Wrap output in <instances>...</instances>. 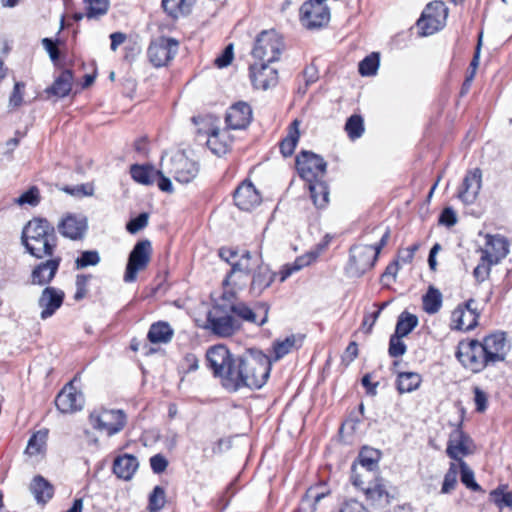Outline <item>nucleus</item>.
Segmentation results:
<instances>
[{
    "label": "nucleus",
    "instance_id": "nucleus-54",
    "mask_svg": "<svg viewBox=\"0 0 512 512\" xmlns=\"http://www.w3.org/2000/svg\"><path fill=\"white\" fill-rule=\"evenodd\" d=\"M460 468H461V481L463 482V484H465L466 487L470 488L473 491L481 490V487L474 480L473 471L466 465L465 462H463V461L460 462Z\"/></svg>",
    "mask_w": 512,
    "mask_h": 512
},
{
    "label": "nucleus",
    "instance_id": "nucleus-11",
    "mask_svg": "<svg viewBox=\"0 0 512 512\" xmlns=\"http://www.w3.org/2000/svg\"><path fill=\"white\" fill-rule=\"evenodd\" d=\"M456 357L461 364L473 373L481 372L487 367L481 342L477 340L461 341L458 344Z\"/></svg>",
    "mask_w": 512,
    "mask_h": 512
},
{
    "label": "nucleus",
    "instance_id": "nucleus-30",
    "mask_svg": "<svg viewBox=\"0 0 512 512\" xmlns=\"http://www.w3.org/2000/svg\"><path fill=\"white\" fill-rule=\"evenodd\" d=\"M139 467L138 459L132 454L119 455L113 462V473L123 480L132 479L133 475Z\"/></svg>",
    "mask_w": 512,
    "mask_h": 512
},
{
    "label": "nucleus",
    "instance_id": "nucleus-64",
    "mask_svg": "<svg viewBox=\"0 0 512 512\" xmlns=\"http://www.w3.org/2000/svg\"><path fill=\"white\" fill-rule=\"evenodd\" d=\"M150 466L155 474H161L166 470L168 461L162 454H156L150 458Z\"/></svg>",
    "mask_w": 512,
    "mask_h": 512
},
{
    "label": "nucleus",
    "instance_id": "nucleus-7",
    "mask_svg": "<svg viewBox=\"0 0 512 512\" xmlns=\"http://www.w3.org/2000/svg\"><path fill=\"white\" fill-rule=\"evenodd\" d=\"M179 42L171 37L160 36L152 40L147 49V57L155 68L167 66L176 56Z\"/></svg>",
    "mask_w": 512,
    "mask_h": 512
},
{
    "label": "nucleus",
    "instance_id": "nucleus-36",
    "mask_svg": "<svg viewBox=\"0 0 512 512\" xmlns=\"http://www.w3.org/2000/svg\"><path fill=\"white\" fill-rule=\"evenodd\" d=\"M300 122L296 119L288 127L287 136L280 142V152L284 157H289L294 153V150L299 141Z\"/></svg>",
    "mask_w": 512,
    "mask_h": 512
},
{
    "label": "nucleus",
    "instance_id": "nucleus-38",
    "mask_svg": "<svg viewBox=\"0 0 512 512\" xmlns=\"http://www.w3.org/2000/svg\"><path fill=\"white\" fill-rule=\"evenodd\" d=\"M422 377L416 372H401L397 377V389L399 393H410L419 388Z\"/></svg>",
    "mask_w": 512,
    "mask_h": 512
},
{
    "label": "nucleus",
    "instance_id": "nucleus-14",
    "mask_svg": "<svg viewBox=\"0 0 512 512\" xmlns=\"http://www.w3.org/2000/svg\"><path fill=\"white\" fill-rule=\"evenodd\" d=\"M481 346L488 366L505 360L508 351L505 333L497 332L486 336Z\"/></svg>",
    "mask_w": 512,
    "mask_h": 512
},
{
    "label": "nucleus",
    "instance_id": "nucleus-25",
    "mask_svg": "<svg viewBox=\"0 0 512 512\" xmlns=\"http://www.w3.org/2000/svg\"><path fill=\"white\" fill-rule=\"evenodd\" d=\"M57 229L66 238L80 240L87 230V220L82 216L68 214L58 223Z\"/></svg>",
    "mask_w": 512,
    "mask_h": 512
},
{
    "label": "nucleus",
    "instance_id": "nucleus-49",
    "mask_svg": "<svg viewBox=\"0 0 512 512\" xmlns=\"http://www.w3.org/2000/svg\"><path fill=\"white\" fill-rule=\"evenodd\" d=\"M100 262L99 253L96 250L83 251L75 260L76 269H83L88 266H95Z\"/></svg>",
    "mask_w": 512,
    "mask_h": 512
},
{
    "label": "nucleus",
    "instance_id": "nucleus-63",
    "mask_svg": "<svg viewBox=\"0 0 512 512\" xmlns=\"http://www.w3.org/2000/svg\"><path fill=\"white\" fill-rule=\"evenodd\" d=\"M60 43V40H52L50 38H43L42 39V45L45 48V50L48 52L50 58L52 61H57L60 56L59 49L57 45Z\"/></svg>",
    "mask_w": 512,
    "mask_h": 512
},
{
    "label": "nucleus",
    "instance_id": "nucleus-27",
    "mask_svg": "<svg viewBox=\"0 0 512 512\" xmlns=\"http://www.w3.org/2000/svg\"><path fill=\"white\" fill-rule=\"evenodd\" d=\"M471 442L470 437L465 434L459 427L454 429L450 434L446 453L454 460H460L463 456L469 454V443Z\"/></svg>",
    "mask_w": 512,
    "mask_h": 512
},
{
    "label": "nucleus",
    "instance_id": "nucleus-24",
    "mask_svg": "<svg viewBox=\"0 0 512 512\" xmlns=\"http://www.w3.org/2000/svg\"><path fill=\"white\" fill-rule=\"evenodd\" d=\"M252 278L250 283L249 292L252 296H260L265 289L270 287L273 283L277 273L273 272L269 265L262 261L252 271Z\"/></svg>",
    "mask_w": 512,
    "mask_h": 512
},
{
    "label": "nucleus",
    "instance_id": "nucleus-16",
    "mask_svg": "<svg viewBox=\"0 0 512 512\" xmlns=\"http://www.w3.org/2000/svg\"><path fill=\"white\" fill-rule=\"evenodd\" d=\"M46 258L45 261L40 262L32 269L29 279L30 284L44 286L54 279L62 262V258L55 255Z\"/></svg>",
    "mask_w": 512,
    "mask_h": 512
},
{
    "label": "nucleus",
    "instance_id": "nucleus-28",
    "mask_svg": "<svg viewBox=\"0 0 512 512\" xmlns=\"http://www.w3.org/2000/svg\"><path fill=\"white\" fill-rule=\"evenodd\" d=\"M299 20L308 30L320 28V0H307L299 9Z\"/></svg>",
    "mask_w": 512,
    "mask_h": 512
},
{
    "label": "nucleus",
    "instance_id": "nucleus-43",
    "mask_svg": "<svg viewBox=\"0 0 512 512\" xmlns=\"http://www.w3.org/2000/svg\"><path fill=\"white\" fill-rule=\"evenodd\" d=\"M86 4L85 16L88 19H97L108 12L109 0H84Z\"/></svg>",
    "mask_w": 512,
    "mask_h": 512
},
{
    "label": "nucleus",
    "instance_id": "nucleus-47",
    "mask_svg": "<svg viewBox=\"0 0 512 512\" xmlns=\"http://www.w3.org/2000/svg\"><path fill=\"white\" fill-rule=\"evenodd\" d=\"M165 490L161 486H155L149 495L148 509L150 512H159L165 505Z\"/></svg>",
    "mask_w": 512,
    "mask_h": 512
},
{
    "label": "nucleus",
    "instance_id": "nucleus-50",
    "mask_svg": "<svg viewBox=\"0 0 512 512\" xmlns=\"http://www.w3.org/2000/svg\"><path fill=\"white\" fill-rule=\"evenodd\" d=\"M296 339L294 336H289L283 341H277L274 343L273 349L275 353V360H279L287 355L294 347Z\"/></svg>",
    "mask_w": 512,
    "mask_h": 512
},
{
    "label": "nucleus",
    "instance_id": "nucleus-8",
    "mask_svg": "<svg viewBox=\"0 0 512 512\" xmlns=\"http://www.w3.org/2000/svg\"><path fill=\"white\" fill-rule=\"evenodd\" d=\"M151 255V242L148 239L138 241L129 253L123 280L126 283L136 281L138 272L148 266Z\"/></svg>",
    "mask_w": 512,
    "mask_h": 512
},
{
    "label": "nucleus",
    "instance_id": "nucleus-12",
    "mask_svg": "<svg viewBox=\"0 0 512 512\" xmlns=\"http://www.w3.org/2000/svg\"><path fill=\"white\" fill-rule=\"evenodd\" d=\"M378 259V252L373 245H354L350 249L348 273L352 277H360L371 269Z\"/></svg>",
    "mask_w": 512,
    "mask_h": 512
},
{
    "label": "nucleus",
    "instance_id": "nucleus-15",
    "mask_svg": "<svg viewBox=\"0 0 512 512\" xmlns=\"http://www.w3.org/2000/svg\"><path fill=\"white\" fill-rule=\"evenodd\" d=\"M485 240L484 248L481 249L482 260L495 265L500 263L509 253V241L499 234H487Z\"/></svg>",
    "mask_w": 512,
    "mask_h": 512
},
{
    "label": "nucleus",
    "instance_id": "nucleus-58",
    "mask_svg": "<svg viewBox=\"0 0 512 512\" xmlns=\"http://www.w3.org/2000/svg\"><path fill=\"white\" fill-rule=\"evenodd\" d=\"M457 484V470L454 464L450 467L444 476V481L441 491L443 493L451 492Z\"/></svg>",
    "mask_w": 512,
    "mask_h": 512
},
{
    "label": "nucleus",
    "instance_id": "nucleus-40",
    "mask_svg": "<svg viewBox=\"0 0 512 512\" xmlns=\"http://www.w3.org/2000/svg\"><path fill=\"white\" fill-rule=\"evenodd\" d=\"M130 173L136 182L143 185H152L155 182V175L158 174V170H155L152 166L134 164L131 166Z\"/></svg>",
    "mask_w": 512,
    "mask_h": 512
},
{
    "label": "nucleus",
    "instance_id": "nucleus-44",
    "mask_svg": "<svg viewBox=\"0 0 512 512\" xmlns=\"http://www.w3.org/2000/svg\"><path fill=\"white\" fill-rule=\"evenodd\" d=\"M379 452L372 448H363L359 454V464L367 472L374 471L378 466Z\"/></svg>",
    "mask_w": 512,
    "mask_h": 512
},
{
    "label": "nucleus",
    "instance_id": "nucleus-45",
    "mask_svg": "<svg viewBox=\"0 0 512 512\" xmlns=\"http://www.w3.org/2000/svg\"><path fill=\"white\" fill-rule=\"evenodd\" d=\"M379 63H380L379 54L376 52H373L370 55L366 56L362 61H360L359 73L362 76L375 75L378 70Z\"/></svg>",
    "mask_w": 512,
    "mask_h": 512
},
{
    "label": "nucleus",
    "instance_id": "nucleus-59",
    "mask_svg": "<svg viewBox=\"0 0 512 512\" xmlns=\"http://www.w3.org/2000/svg\"><path fill=\"white\" fill-rule=\"evenodd\" d=\"M64 192L76 197L91 196L93 194L92 186L88 184H79L76 186H64Z\"/></svg>",
    "mask_w": 512,
    "mask_h": 512
},
{
    "label": "nucleus",
    "instance_id": "nucleus-53",
    "mask_svg": "<svg viewBox=\"0 0 512 512\" xmlns=\"http://www.w3.org/2000/svg\"><path fill=\"white\" fill-rule=\"evenodd\" d=\"M491 500L499 507H512V492L496 489L490 493Z\"/></svg>",
    "mask_w": 512,
    "mask_h": 512
},
{
    "label": "nucleus",
    "instance_id": "nucleus-62",
    "mask_svg": "<svg viewBox=\"0 0 512 512\" xmlns=\"http://www.w3.org/2000/svg\"><path fill=\"white\" fill-rule=\"evenodd\" d=\"M474 402L476 405V411L483 413L487 409L488 397L487 394L479 387H474Z\"/></svg>",
    "mask_w": 512,
    "mask_h": 512
},
{
    "label": "nucleus",
    "instance_id": "nucleus-33",
    "mask_svg": "<svg viewBox=\"0 0 512 512\" xmlns=\"http://www.w3.org/2000/svg\"><path fill=\"white\" fill-rule=\"evenodd\" d=\"M261 261L260 257L253 256L249 251L245 250L234 262H232L229 276L238 272L246 275L251 274L256 268V265H259Z\"/></svg>",
    "mask_w": 512,
    "mask_h": 512
},
{
    "label": "nucleus",
    "instance_id": "nucleus-20",
    "mask_svg": "<svg viewBox=\"0 0 512 512\" xmlns=\"http://www.w3.org/2000/svg\"><path fill=\"white\" fill-rule=\"evenodd\" d=\"M269 64L254 63L250 65V77L255 88L267 90L278 83V72Z\"/></svg>",
    "mask_w": 512,
    "mask_h": 512
},
{
    "label": "nucleus",
    "instance_id": "nucleus-37",
    "mask_svg": "<svg viewBox=\"0 0 512 512\" xmlns=\"http://www.w3.org/2000/svg\"><path fill=\"white\" fill-rule=\"evenodd\" d=\"M442 301L443 296L440 290L431 285L422 296L423 310L428 314H435L441 309Z\"/></svg>",
    "mask_w": 512,
    "mask_h": 512
},
{
    "label": "nucleus",
    "instance_id": "nucleus-32",
    "mask_svg": "<svg viewBox=\"0 0 512 512\" xmlns=\"http://www.w3.org/2000/svg\"><path fill=\"white\" fill-rule=\"evenodd\" d=\"M232 139L226 131L212 129L208 135L207 146L217 156L226 154L231 147Z\"/></svg>",
    "mask_w": 512,
    "mask_h": 512
},
{
    "label": "nucleus",
    "instance_id": "nucleus-9",
    "mask_svg": "<svg viewBox=\"0 0 512 512\" xmlns=\"http://www.w3.org/2000/svg\"><path fill=\"white\" fill-rule=\"evenodd\" d=\"M92 427L108 436L119 433L126 425L127 417L122 410L94 411L89 416Z\"/></svg>",
    "mask_w": 512,
    "mask_h": 512
},
{
    "label": "nucleus",
    "instance_id": "nucleus-2",
    "mask_svg": "<svg viewBox=\"0 0 512 512\" xmlns=\"http://www.w3.org/2000/svg\"><path fill=\"white\" fill-rule=\"evenodd\" d=\"M21 242L37 259L52 257L57 248L55 227L44 218H33L23 228Z\"/></svg>",
    "mask_w": 512,
    "mask_h": 512
},
{
    "label": "nucleus",
    "instance_id": "nucleus-17",
    "mask_svg": "<svg viewBox=\"0 0 512 512\" xmlns=\"http://www.w3.org/2000/svg\"><path fill=\"white\" fill-rule=\"evenodd\" d=\"M465 308L458 306L452 313L454 328L461 331H470L478 324L479 312L474 299L465 303Z\"/></svg>",
    "mask_w": 512,
    "mask_h": 512
},
{
    "label": "nucleus",
    "instance_id": "nucleus-34",
    "mask_svg": "<svg viewBox=\"0 0 512 512\" xmlns=\"http://www.w3.org/2000/svg\"><path fill=\"white\" fill-rule=\"evenodd\" d=\"M72 81L73 75L71 70H64L61 74L55 79L52 86L46 89L48 94H53L57 97H65L67 96L72 89Z\"/></svg>",
    "mask_w": 512,
    "mask_h": 512
},
{
    "label": "nucleus",
    "instance_id": "nucleus-41",
    "mask_svg": "<svg viewBox=\"0 0 512 512\" xmlns=\"http://www.w3.org/2000/svg\"><path fill=\"white\" fill-rule=\"evenodd\" d=\"M48 439V430L41 429L35 432L30 439L26 447V453L30 456L41 454L46 449V443Z\"/></svg>",
    "mask_w": 512,
    "mask_h": 512
},
{
    "label": "nucleus",
    "instance_id": "nucleus-29",
    "mask_svg": "<svg viewBox=\"0 0 512 512\" xmlns=\"http://www.w3.org/2000/svg\"><path fill=\"white\" fill-rule=\"evenodd\" d=\"M319 249L320 244H317L313 250L297 257L294 262L283 265L279 271L280 282L286 281L292 274L315 262L318 257Z\"/></svg>",
    "mask_w": 512,
    "mask_h": 512
},
{
    "label": "nucleus",
    "instance_id": "nucleus-4",
    "mask_svg": "<svg viewBox=\"0 0 512 512\" xmlns=\"http://www.w3.org/2000/svg\"><path fill=\"white\" fill-rule=\"evenodd\" d=\"M295 165L300 178L305 182L309 197L318 208V192L320 186V156L307 150H302L296 156Z\"/></svg>",
    "mask_w": 512,
    "mask_h": 512
},
{
    "label": "nucleus",
    "instance_id": "nucleus-60",
    "mask_svg": "<svg viewBox=\"0 0 512 512\" xmlns=\"http://www.w3.org/2000/svg\"><path fill=\"white\" fill-rule=\"evenodd\" d=\"M233 60V45L229 44L222 51L221 55L218 56L214 63L218 68L227 67Z\"/></svg>",
    "mask_w": 512,
    "mask_h": 512
},
{
    "label": "nucleus",
    "instance_id": "nucleus-35",
    "mask_svg": "<svg viewBox=\"0 0 512 512\" xmlns=\"http://www.w3.org/2000/svg\"><path fill=\"white\" fill-rule=\"evenodd\" d=\"M173 334L174 331L167 322L159 321L150 326L147 338L151 343H168Z\"/></svg>",
    "mask_w": 512,
    "mask_h": 512
},
{
    "label": "nucleus",
    "instance_id": "nucleus-57",
    "mask_svg": "<svg viewBox=\"0 0 512 512\" xmlns=\"http://www.w3.org/2000/svg\"><path fill=\"white\" fill-rule=\"evenodd\" d=\"M91 278V275L79 274L76 276V292L74 294V299L76 301L82 300L88 292V282Z\"/></svg>",
    "mask_w": 512,
    "mask_h": 512
},
{
    "label": "nucleus",
    "instance_id": "nucleus-46",
    "mask_svg": "<svg viewBox=\"0 0 512 512\" xmlns=\"http://www.w3.org/2000/svg\"><path fill=\"white\" fill-rule=\"evenodd\" d=\"M345 130L350 139L355 140L362 136L364 132L363 119L360 115H352L347 119Z\"/></svg>",
    "mask_w": 512,
    "mask_h": 512
},
{
    "label": "nucleus",
    "instance_id": "nucleus-31",
    "mask_svg": "<svg viewBox=\"0 0 512 512\" xmlns=\"http://www.w3.org/2000/svg\"><path fill=\"white\" fill-rule=\"evenodd\" d=\"M29 490L38 504H46L54 495V486L41 475L32 479Z\"/></svg>",
    "mask_w": 512,
    "mask_h": 512
},
{
    "label": "nucleus",
    "instance_id": "nucleus-39",
    "mask_svg": "<svg viewBox=\"0 0 512 512\" xmlns=\"http://www.w3.org/2000/svg\"><path fill=\"white\" fill-rule=\"evenodd\" d=\"M175 0H162L161 6L164 12L171 18L177 19L181 15H188L196 0H178L176 6H170Z\"/></svg>",
    "mask_w": 512,
    "mask_h": 512
},
{
    "label": "nucleus",
    "instance_id": "nucleus-51",
    "mask_svg": "<svg viewBox=\"0 0 512 512\" xmlns=\"http://www.w3.org/2000/svg\"><path fill=\"white\" fill-rule=\"evenodd\" d=\"M402 338L403 337L395 333L391 335L388 348V353L391 357L397 358L406 353L407 347L405 343L402 341Z\"/></svg>",
    "mask_w": 512,
    "mask_h": 512
},
{
    "label": "nucleus",
    "instance_id": "nucleus-21",
    "mask_svg": "<svg viewBox=\"0 0 512 512\" xmlns=\"http://www.w3.org/2000/svg\"><path fill=\"white\" fill-rule=\"evenodd\" d=\"M65 294L55 287H45L38 299V305L42 309L40 317L45 320L51 317L63 304Z\"/></svg>",
    "mask_w": 512,
    "mask_h": 512
},
{
    "label": "nucleus",
    "instance_id": "nucleus-61",
    "mask_svg": "<svg viewBox=\"0 0 512 512\" xmlns=\"http://www.w3.org/2000/svg\"><path fill=\"white\" fill-rule=\"evenodd\" d=\"M487 261L481 259L480 263L475 267L473 271V275L478 282H483L486 280L490 274L491 266Z\"/></svg>",
    "mask_w": 512,
    "mask_h": 512
},
{
    "label": "nucleus",
    "instance_id": "nucleus-19",
    "mask_svg": "<svg viewBox=\"0 0 512 512\" xmlns=\"http://www.w3.org/2000/svg\"><path fill=\"white\" fill-rule=\"evenodd\" d=\"M482 186V172L475 168L466 173L458 191V198L466 205L473 204Z\"/></svg>",
    "mask_w": 512,
    "mask_h": 512
},
{
    "label": "nucleus",
    "instance_id": "nucleus-22",
    "mask_svg": "<svg viewBox=\"0 0 512 512\" xmlns=\"http://www.w3.org/2000/svg\"><path fill=\"white\" fill-rule=\"evenodd\" d=\"M171 172L177 182L187 184L197 176L199 166L197 162L181 154L172 159Z\"/></svg>",
    "mask_w": 512,
    "mask_h": 512
},
{
    "label": "nucleus",
    "instance_id": "nucleus-1",
    "mask_svg": "<svg viewBox=\"0 0 512 512\" xmlns=\"http://www.w3.org/2000/svg\"><path fill=\"white\" fill-rule=\"evenodd\" d=\"M206 360L215 377L220 378L222 386L231 392L242 388L243 355H234L222 344L210 347Z\"/></svg>",
    "mask_w": 512,
    "mask_h": 512
},
{
    "label": "nucleus",
    "instance_id": "nucleus-26",
    "mask_svg": "<svg viewBox=\"0 0 512 512\" xmlns=\"http://www.w3.org/2000/svg\"><path fill=\"white\" fill-rule=\"evenodd\" d=\"M252 120V109L246 102L232 105L225 117L227 127L233 130L245 129Z\"/></svg>",
    "mask_w": 512,
    "mask_h": 512
},
{
    "label": "nucleus",
    "instance_id": "nucleus-5",
    "mask_svg": "<svg viewBox=\"0 0 512 512\" xmlns=\"http://www.w3.org/2000/svg\"><path fill=\"white\" fill-rule=\"evenodd\" d=\"M283 48L282 37L275 30H264L255 40L252 55L259 63H273L279 59Z\"/></svg>",
    "mask_w": 512,
    "mask_h": 512
},
{
    "label": "nucleus",
    "instance_id": "nucleus-48",
    "mask_svg": "<svg viewBox=\"0 0 512 512\" xmlns=\"http://www.w3.org/2000/svg\"><path fill=\"white\" fill-rule=\"evenodd\" d=\"M14 202L20 206H37L40 202L39 189L36 186L30 187L26 192L15 198Z\"/></svg>",
    "mask_w": 512,
    "mask_h": 512
},
{
    "label": "nucleus",
    "instance_id": "nucleus-13",
    "mask_svg": "<svg viewBox=\"0 0 512 512\" xmlns=\"http://www.w3.org/2000/svg\"><path fill=\"white\" fill-rule=\"evenodd\" d=\"M269 305L265 302H258L254 308L245 302L239 301L229 306V311L242 321L263 326L268 321Z\"/></svg>",
    "mask_w": 512,
    "mask_h": 512
},
{
    "label": "nucleus",
    "instance_id": "nucleus-3",
    "mask_svg": "<svg viewBox=\"0 0 512 512\" xmlns=\"http://www.w3.org/2000/svg\"><path fill=\"white\" fill-rule=\"evenodd\" d=\"M242 371V388L260 389L269 378L271 361L262 351L250 349L243 354Z\"/></svg>",
    "mask_w": 512,
    "mask_h": 512
},
{
    "label": "nucleus",
    "instance_id": "nucleus-6",
    "mask_svg": "<svg viewBox=\"0 0 512 512\" xmlns=\"http://www.w3.org/2000/svg\"><path fill=\"white\" fill-rule=\"evenodd\" d=\"M221 305H214L207 315V327L214 335L230 337L241 328V322Z\"/></svg>",
    "mask_w": 512,
    "mask_h": 512
},
{
    "label": "nucleus",
    "instance_id": "nucleus-56",
    "mask_svg": "<svg viewBox=\"0 0 512 512\" xmlns=\"http://www.w3.org/2000/svg\"><path fill=\"white\" fill-rule=\"evenodd\" d=\"M320 501V493L317 492V487H311L306 496L301 501V509L306 510L308 507H312L311 512L316 511V504Z\"/></svg>",
    "mask_w": 512,
    "mask_h": 512
},
{
    "label": "nucleus",
    "instance_id": "nucleus-42",
    "mask_svg": "<svg viewBox=\"0 0 512 512\" xmlns=\"http://www.w3.org/2000/svg\"><path fill=\"white\" fill-rule=\"evenodd\" d=\"M418 325V318L416 315L407 311L402 312L397 320L395 334L405 337L411 333Z\"/></svg>",
    "mask_w": 512,
    "mask_h": 512
},
{
    "label": "nucleus",
    "instance_id": "nucleus-23",
    "mask_svg": "<svg viewBox=\"0 0 512 512\" xmlns=\"http://www.w3.org/2000/svg\"><path fill=\"white\" fill-rule=\"evenodd\" d=\"M235 205L244 211H250L261 203V195L255 186L249 182H242L234 192Z\"/></svg>",
    "mask_w": 512,
    "mask_h": 512
},
{
    "label": "nucleus",
    "instance_id": "nucleus-10",
    "mask_svg": "<svg viewBox=\"0 0 512 512\" xmlns=\"http://www.w3.org/2000/svg\"><path fill=\"white\" fill-rule=\"evenodd\" d=\"M446 17L447 9L443 2L434 1L429 3L417 21L419 34L429 36L439 31L444 26Z\"/></svg>",
    "mask_w": 512,
    "mask_h": 512
},
{
    "label": "nucleus",
    "instance_id": "nucleus-52",
    "mask_svg": "<svg viewBox=\"0 0 512 512\" xmlns=\"http://www.w3.org/2000/svg\"><path fill=\"white\" fill-rule=\"evenodd\" d=\"M366 495L372 500H381L383 497H388L385 485L382 480H376L372 485L363 488Z\"/></svg>",
    "mask_w": 512,
    "mask_h": 512
},
{
    "label": "nucleus",
    "instance_id": "nucleus-18",
    "mask_svg": "<svg viewBox=\"0 0 512 512\" xmlns=\"http://www.w3.org/2000/svg\"><path fill=\"white\" fill-rule=\"evenodd\" d=\"M83 395L70 382L57 394L55 405L64 414L74 413L83 408Z\"/></svg>",
    "mask_w": 512,
    "mask_h": 512
},
{
    "label": "nucleus",
    "instance_id": "nucleus-55",
    "mask_svg": "<svg viewBox=\"0 0 512 512\" xmlns=\"http://www.w3.org/2000/svg\"><path fill=\"white\" fill-rule=\"evenodd\" d=\"M149 215L145 212L140 213L137 217L132 218L127 224L126 229L131 234H136L148 225Z\"/></svg>",
    "mask_w": 512,
    "mask_h": 512
}]
</instances>
